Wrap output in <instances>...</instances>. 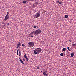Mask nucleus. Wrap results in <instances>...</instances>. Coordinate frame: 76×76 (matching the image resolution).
I'll use <instances>...</instances> for the list:
<instances>
[{"label": "nucleus", "instance_id": "obj_24", "mask_svg": "<svg viewBox=\"0 0 76 76\" xmlns=\"http://www.w3.org/2000/svg\"><path fill=\"white\" fill-rule=\"evenodd\" d=\"M67 49H68V50L69 51H70V50L69 48H67Z\"/></svg>", "mask_w": 76, "mask_h": 76}, {"label": "nucleus", "instance_id": "obj_2", "mask_svg": "<svg viewBox=\"0 0 76 76\" xmlns=\"http://www.w3.org/2000/svg\"><path fill=\"white\" fill-rule=\"evenodd\" d=\"M40 16V12L38 13V12L36 14V15L34 16V18H37Z\"/></svg>", "mask_w": 76, "mask_h": 76}, {"label": "nucleus", "instance_id": "obj_12", "mask_svg": "<svg viewBox=\"0 0 76 76\" xmlns=\"http://www.w3.org/2000/svg\"><path fill=\"white\" fill-rule=\"evenodd\" d=\"M71 56L72 57H73L74 56V54L71 53Z\"/></svg>", "mask_w": 76, "mask_h": 76}, {"label": "nucleus", "instance_id": "obj_28", "mask_svg": "<svg viewBox=\"0 0 76 76\" xmlns=\"http://www.w3.org/2000/svg\"><path fill=\"white\" fill-rule=\"evenodd\" d=\"M26 59L27 61H28V58H27V57H26Z\"/></svg>", "mask_w": 76, "mask_h": 76}, {"label": "nucleus", "instance_id": "obj_18", "mask_svg": "<svg viewBox=\"0 0 76 76\" xmlns=\"http://www.w3.org/2000/svg\"><path fill=\"white\" fill-rule=\"evenodd\" d=\"M18 52H19V50H18L17 51V55H18Z\"/></svg>", "mask_w": 76, "mask_h": 76}, {"label": "nucleus", "instance_id": "obj_30", "mask_svg": "<svg viewBox=\"0 0 76 76\" xmlns=\"http://www.w3.org/2000/svg\"><path fill=\"white\" fill-rule=\"evenodd\" d=\"M69 41L70 42H71V40H69Z\"/></svg>", "mask_w": 76, "mask_h": 76}, {"label": "nucleus", "instance_id": "obj_7", "mask_svg": "<svg viewBox=\"0 0 76 76\" xmlns=\"http://www.w3.org/2000/svg\"><path fill=\"white\" fill-rule=\"evenodd\" d=\"M37 50L36 49H35L34 50V54H37Z\"/></svg>", "mask_w": 76, "mask_h": 76}, {"label": "nucleus", "instance_id": "obj_9", "mask_svg": "<svg viewBox=\"0 0 76 76\" xmlns=\"http://www.w3.org/2000/svg\"><path fill=\"white\" fill-rule=\"evenodd\" d=\"M35 6L37 7L38 4L39 3L38 2H36L34 4Z\"/></svg>", "mask_w": 76, "mask_h": 76}, {"label": "nucleus", "instance_id": "obj_11", "mask_svg": "<svg viewBox=\"0 0 76 76\" xmlns=\"http://www.w3.org/2000/svg\"><path fill=\"white\" fill-rule=\"evenodd\" d=\"M72 46L73 47H74V46H76V43L75 44H72Z\"/></svg>", "mask_w": 76, "mask_h": 76}, {"label": "nucleus", "instance_id": "obj_14", "mask_svg": "<svg viewBox=\"0 0 76 76\" xmlns=\"http://www.w3.org/2000/svg\"><path fill=\"white\" fill-rule=\"evenodd\" d=\"M21 52H19V56H20L21 55Z\"/></svg>", "mask_w": 76, "mask_h": 76}, {"label": "nucleus", "instance_id": "obj_19", "mask_svg": "<svg viewBox=\"0 0 76 76\" xmlns=\"http://www.w3.org/2000/svg\"><path fill=\"white\" fill-rule=\"evenodd\" d=\"M29 35L30 36V37H34V36L33 35H30V34H29Z\"/></svg>", "mask_w": 76, "mask_h": 76}, {"label": "nucleus", "instance_id": "obj_27", "mask_svg": "<svg viewBox=\"0 0 76 76\" xmlns=\"http://www.w3.org/2000/svg\"><path fill=\"white\" fill-rule=\"evenodd\" d=\"M59 4H62V2H60Z\"/></svg>", "mask_w": 76, "mask_h": 76}, {"label": "nucleus", "instance_id": "obj_26", "mask_svg": "<svg viewBox=\"0 0 76 76\" xmlns=\"http://www.w3.org/2000/svg\"><path fill=\"white\" fill-rule=\"evenodd\" d=\"M37 27V26H34V28H36Z\"/></svg>", "mask_w": 76, "mask_h": 76}, {"label": "nucleus", "instance_id": "obj_8", "mask_svg": "<svg viewBox=\"0 0 76 76\" xmlns=\"http://www.w3.org/2000/svg\"><path fill=\"white\" fill-rule=\"evenodd\" d=\"M20 60V61L21 62V63L23 64H24V63L23 61L22 60H21V59L19 58Z\"/></svg>", "mask_w": 76, "mask_h": 76}, {"label": "nucleus", "instance_id": "obj_15", "mask_svg": "<svg viewBox=\"0 0 76 76\" xmlns=\"http://www.w3.org/2000/svg\"><path fill=\"white\" fill-rule=\"evenodd\" d=\"M68 17V15H66L65 16V18H67Z\"/></svg>", "mask_w": 76, "mask_h": 76}, {"label": "nucleus", "instance_id": "obj_25", "mask_svg": "<svg viewBox=\"0 0 76 76\" xmlns=\"http://www.w3.org/2000/svg\"><path fill=\"white\" fill-rule=\"evenodd\" d=\"M33 7L34 8L36 6L35 5V4H34L33 5Z\"/></svg>", "mask_w": 76, "mask_h": 76}, {"label": "nucleus", "instance_id": "obj_4", "mask_svg": "<svg viewBox=\"0 0 76 76\" xmlns=\"http://www.w3.org/2000/svg\"><path fill=\"white\" fill-rule=\"evenodd\" d=\"M10 16L6 15L5 17V19H4V21H6L9 18Z\"/></svg>", "mask_w": 76, "mask_h": 76}, {"label": "nucleus", "instance_id": "obj_21", "mask_svg": "<svg viewBox=\"0 0 76 76\" xmlns=\"http://www.w3.org/2000/svg\"><path fill=\"white\" fill-rule=\"evenodd\" d=\"M24 57H25V58H26V57H27V56H26V54H25V55H24Z\"/></svg>", "mask_w": 76, "mask_h": 76}, {"label": "nucleus", "instance_id": "obj_32", "mask_svg": "<svg viewBox=\"0 0 76 76\" xmlns=\"http://www.w3.org/2000/svg\"><path fill=\"white\" fill-rule=\"evenodd\" d=\"M4 23V22H3L2 23V24H3Z\"/></svg>", "mask_w": 76, "mask_h": 76}, {"label": "nucleus", "instance_id": "obj_37", "mask_svg": "<svg viewBox=\"0 0 76 76\" xmlns=\"http://www.w3.org/2000/svg\"><path fill=\"white\" fill-rule=\"evenodd\" d=\"M67 48H69V47H67Z\"/></svg>", "mask_w": 76, "mask_h": 76}, {"label": "nucleus", "instance_id": "obj_34", "mask_svg": "<svg viewBox=\"0 0 76 76\" xmlns=\"http://www.w3.org/2000/svg\"><path fill=\"white\" fill-rule=\"evenodd\" d=\"M23 61H25V59H23Z\"/></svg>", "mask_w": 76, "mask_h": 76}, {"label": "nucleus", "instance_id": "obj_23", "mask_svg": "<svg viewBox=\"0 0 76 76\" xmlns=\"http://www.w3.org/2000/svg\"><path fill=\"white\" fill-rule=\"evenodd\" d=\"M23 2L24 4H26V1H23Z\"/></svg>", "mask_w": 76, "mask_h": 76}, {"label": "nucleus", "instance_id": "obj_13", "mask_svg": "<svg viewBox=\"0 0 76 76\" xmlns=\"http://www.w3.org/2000/svg\"><path fill=\"white\" fill-rule=\"evenodd\" d=\"M26 1L27 3H28L29 2H30L31 0H26Z\"/></svg>", "mask_w": 76, "mask_h": 76}, {"label": "nucleus", "instance_id": "obj_16", "mask_svg": "<svg viewBox=\"0 0 76 76\" xmlns=\"http://www.w3.org/2000/svg\"><path fill=\"white\" fill-rule=\"evenodd\" d=\"M66 50V49L65 48H64L63 49H62V51H64Z\"/></svg>", "mask_w": 76, "mask_h": 76}, {"label": "nucleus", "instance_id": "obj_35", "mask_svg": "<svg viewBox=\"0 0 76 76\" xmlns=\"http://www.w3.org/2000/svg\"><path fill=\"white\" fill-rule=\"evenodd\" d=\"M6 25V24L5 23L4 25V26Z\"/></svg>", "mask_w": 76, "mask_h": 76}, {"label": "nucleus", "instance_id": "obj_1", "mask_svg": "<svg viewBox=\"0 0 76 76\" xmlns=\"http://www.w3.org/2000/svg\"><path fill=\"white\" fill-rule=\"evenodd\" d=\"M41 31L40 29H38L36 31H33L31 33H30V35H39L40 34Z\"/></svg>", "mask_w": 76, "mask_h": 76}, {"label": "nucleus", "instance_id": "obj_6", "mask_svg": "<svg viewBox=\"0 0 76 76\" xmlns=\"http://www.w3.org/2000/svg\"><path fill=\"white\" fill-rule=\"evenodd\" d=\"M21 43L20 42H19L17 45V48H19V47H20V45H21Z\"/></svg>", "mask_w": 76, "mask_h": 76}, {"label": "nucleus", "instance_id": "obj_36", "mask_svg": "<svg viewBox=\"0 0 76 76\" xmlns=\"http://www.w3.org/2000/svg\"><path fill=\"white\" fill-rule=\"evenodd\" d=\"M12 7L13 8L14 7V6H12Z\"/></svg>", "mask_w": 76, "mask_h": 76}, {"label": "nucleus", "instance_id": "obj_3", "mask_svg": "<svg viewBox=\"0 0 76 76\" xmlns=\"http://www.w3.org/2000/svg\"><path fill=\"white\" fill-rule=\"evenodd\" d=\"M34 46V43L33 42H31L29 43V46L31 48Z\"/></svg>", "mask_w": 76, "mask_h": 76}, {"label": "nucleus", "instance_id": "obj_17", "mask_svg": "<svg viewBox=\"0 0 76 76\" xmlns=\"http://www.w3.org/2000/svg\"><path fill=\"white\" fill-rule=\"evenodd\" d=\"M60 55L61 56H63V54L62 53H61V54H60Z\"/></svg>", "mask_w": 76, "mask_h": 76}, {"label": "nucleus", "instance_id": "obj_33", "mask_svg": "<svg viewBox=\"0 0 76 76\" xmlns=\"http://www.w3.org/2000/svg\"><path fill=\"white\" fill-rule=\"evenodd\" d=\"M7 25H9V23L7 24Z\"/></svg>", "mask_w": 76, "mask_h": 76}, {"label": "nucleus", "instance_id": "obj_10", "mask_svg": "<svg viewBox=\"0 0 76 76\" xmlns=\"http://www.w3.org/2000/svg\"><path fill=\"white\" fill-rule=\"evenodd\" d=\"M43 74L44 75H45L46 76H47L48 75L47 74V73L45 72H43Z\"/></svg>", "mask_w": 76, "mask_h": 76}, {"label": "nucleus", "instance_id": "obj_31", "mask_svg": "<svg viewBox=\"0 0 76 76\" xmlns=\"http://www.w3.org/2000/svg\"><path fill=\"white\" fill-rule=\"evenodd\" d=\"M37 68V69H39V67H38Z\"/></svg>", "mask_w": 76, "mask_h": 76}, {"label": "nucleus", "instance_id": "obj_5", "mask_svg": "<svg viewBox=\"0 0 76 76\" xmlns=\"http://www.w3.org/2000/svg\"><path fill=\"white\" fill-rule=\"evenodd\" d=\"M37 52L38 53H39L40 52H41L42 50L40 48H37V49H36Z\"/></svg>", "mask_w": 76, "mask_h": 76}, {"label": "nucleus", "instance_id": "obj_20", "mask_svg": "<svg viewBox=\"0 0 76 76\" xmlns=\"http://www.w3.org/2000/svg\"><path fill=\"white\" fill-rule=\"evenodd\" d=\"M22 46L23 47H25V45L24 44H22Z\"/></svg>", "mask_w": 76, "mask_h": 76}, {"label": "nucleus", "instance_id": "obj_29", "mask_svg": "<svg viewBox=\"0 0 76 76\" xmlns=\"http://www.w3.org/2000/svg\"><path fill=\"white\" fill-rule=\"evenodd\" d=\"M59 2H60L59 1H57V2H58V3H59Z\"/></svg>", "mask_w": 76, "mask_h": 76}, {"label": "nucleus", "instance_id": "obj_22", "mask_svg": "<svg viewBox=\"0 0 76 76\" xmlns=\"http://www.w3.org/2000/svg\"><path fill=\"white\" fill-rule=\"evenodd\" d=\"M9 12H7V14L6 15L9 16Z\"/></svg>", "mask_w": 76, "mask_h": 76}]
</instances>
